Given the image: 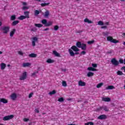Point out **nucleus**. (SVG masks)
<instances>
[{
  "label": "nucleus",
  "instance_id": "nucleus-1",
  "mask_svg": "<svg viewBox=\"0 0 125 125\" xmlns=\"http://www.w3.org/2000/svg\"><path fill=\"white\" fill-rule=\"evenodd\" d=\"M10 30V27L9 26H4L0 28V31L3 33V34H7Z\"/></svg>",
  "mask_w": 125,
  "mask_h": 125
},
{
  "label": "nucleus",
  "instance_id": "nucleus-2",
  "mask_svg": "<svg viewBox=\"0 0 125 125\" xmlns=\"http://www.w3.org/2000/svg\"><path fill=\"white\" fill-rule=\"evenodd\" d=\"M41 23L44 25L45 27H49V26H51L53 22L51 21H49L47 22V20L46 19H43L42 20Z\"/></svg>",
  "mask_w": 125,
  "mask_h": 125
},
{
  "label": "nucleus",
  "instance_id": "nucleus-3",
  "mask_svg": "<svg viewBox=\"0 0 125 125\" xmlns=\"http://www.w3.org/2000/svg\"><path fill=\"white\" fill-rule=\"evenodd\" d=\"M106 40L107 42H113V43H118L119 42V41L114 39L112 36H108L106 38Z\"/></svg>",
  "mask_w": 125,
  "mask_h": 125
},
{
  "label": "nucleus",
  "instance_id": "nucleus-4",
  "mask_svg": "<svg viewBox=\"0 0 125 125\" xmlns=\"http://www.w3.org/2000/svg\"><path fill=\"white\" fill-rule=\"evenodd\" d=\"M27 79V72L24 71L22 74L21 76L20 77V81H24Z\"/></svg>",
  "mask_w": 125,
  "mask_h": 125
},
{
  "label": "nucleus",
  "instance_id": "nucleus-5",
  "mask_svg": "<svg viewBox=\"0 0 125 125\" xmlns=\"http://www.w3.org/2000/svg\"><path fill=\"white\" fill-rule=\"evenodd\" d=\"M14 118V115H7L5 117H4L2 118L3 121H9V120H11L12 119H13Z\"/></svg>",
  "mask_w": 125,
  "mask_h": 125
},
{
  "label": "nucleus",
  "instance_id": "nucleus-6",
  "mask_svg": "<svg viewBox=\"0 0 125 125\" xmlns=\"http://www.w3.org/2000/svg\"><path fill=\"white\" fill-rule=\"evenodd\" d=\"M68 52H69L70 56H72V57L75 56V55H78L80 54V53L79 52L74 53V52L73 51V50H72L71 49H68Z\"/></svg>",
  "mask_w": 125,
  "mask_h": 125
},
{
  "label": "nucleus",
  "instance_id": "nucleus-7",
  "mask_svg": "<svg viewBox=\"0 0 125 125\" xmlns=\"http://www.w3.org/2000/svg\"><path fill=\"white\" fill-rule=\"evenodd\" d=\"M111 62L113 65L114 66H118L119 64H120V62L119 61H117L115 58H113L111 60Z\"/></svg>",
  "mask_w": 125,
  "mask_h": 125
},
{
  "label": "nucleus",
  "instance_id": "nucleus-8",
  "mask_svg": "<svg viewBox=\"0 0 125 125\" xmlns=\"http://www.w3.org/2000/svg\"><path fill=\"white\" fill-rule=\"evenodd\" d=\"M103 109L104 110V111H105V112H108V111H109V109H108V107H107V106H106L100 107L97 108V110H98V111H100V110H102Z\"/></svg>",
  "mask_w": 125,
  "mask_h": 125
},
{
  "label": "nucleus",
  "instance_id": "nucleus-9",
  "mask_svg": "<svg viewBox=\"0 0 125 125\" xmlns=\"http://www.w3.org/2000/svg\"><path fill=\"white\" fill-rule=\"evenodd\" d=\"M10 97L13 101H15L17 98V95L15 93H13L10 95Z\"/></svg>",
  "mask_w": 125,
  "mask_h": 125
},
{
  "label": "nucleus",
  "instance_id": "nucleus-10",
  "mask_svg": "<svg viewBox=\"0 0 125 125\" xmlns=\"http://www.w3.org/2000/svg\"><path fill=\"white\" fill-rule=\"evenodd\" d=\"M86 85V83H85V82L82 80L79 81L78 82V85H79V86H85Z\"/></svg>",
  "mask_w": 125,
  "mask_h": 125
},
{
  "label": "nucleus",
  "instance_id": "nucleus-11",
  "mask_svg": "<svg viewBox=\"0 0 125 125\" xmlns=\"http://www.w3.org/2000/svg\"><path fill=\"white\" fill-rule=\"evenodd\" d=\"M32 46H36V42H38V38L34 37L32 38Z\"/></svg>",
  "mask_w": 125,
  "mask_h": 125
},
{
  "label": "nucleus",
  "instance_id": "nucleus-12",
  "mask_svg": "<svg viewBox=\"0 0 125 125\" xmlns=\"http://www.w3.org/2000/svg\"><path fill=\"white\" fill-rule=\"evenodd\" d=\"M71 49H72L73 51H75V52H77L78 51H80V49L78 48V47H77L75 45H73L71 47Z\"/></svg>",
  "mask_w": 125,
  "mask_h": 125
},
{
  "label": "nucleus",
  "instance_id": "nucleus-13",
  "mask_svg": "<svg viewBox=\"0 0 125 125\" xmlns=\"http://www.w3.org/2000/svg\"><path fill=\"white\" fill-rule=\"evenodd\" d=\"M98 119L99 120H105V119H107V116L104 114L101 115L98 117Z\"/></svg>",
  "mask_w": 125,
  "mask_h": 125
},
{
  "label": "nucleus",
  "instance_id": "nucleus-14",
  "mask_svg": "<svg viewBox=\"0 0 125 125\" xmlns=\"http://www.w3.org/2000/svg\"><path fill=\"white\" fill-rule=\"evenodd\" d=\"M23 14L27 19H29L30 18V16H29V14H30V12L29 11H25L23 12Z\"/></svg>",
  "mask_w": 125,
  "mask_h": 125
},
{
  "label": "nucleus",
  "instance_id": "nucleus-15",
  "mask_svg": "<svg viewBox=\"0 0 125 125\" xmlns=\"http://www.w3.org/2000/svg\"><path fill=\"white\" fill-rule=\"evenodd\" d=\"M16 32V29H13L10 32V37H11V38H12V37L14 36V34H15Z\"/></svg>",
  "mask_w": 125,
  "mask_h": 125
},
{
  "label": "nucleus",
  "instance_id": "nucleus-16",
  "mask_svg": "<svg viewBox=\"0 0 125 125\" xmlns=\"http://www.w3.org/2000/svg\"><path fill=\"white\" fill-rule=\"evenodd\" d=\"M0 102H2V103H4V104H6L8 103V101L4 98L0 99Z\"/></svg>",
  "mask_w": 125,
  "mask_h": 125
},
{
  "label": "nucleus",
  "instance_id": "nucleus-17",
  "mask_svg": "<svg viewBox=\"0 0 125 125\" xmlns=\"http://www.w3.org/2000/svg\"><path fill=\"white\" fill-rule=\"evenodd\" d=\"M102 100L104 102H110L111 99L110 98H103Z\"/></svg>",
  "mask_w": 125,
  "mask_h": 125
},
{
  "label": "nucleus",
  "instance_id": "nucleus-18",
  "mask_svg": "<svg viewBox=\"0 0 125 125\" xmlns=\"http://www.w3.org/2000/svg\"><path fill=\"white\" fill-rule=\"evenodd\" d=\"M82 49V50H85L86 49V44L85 43H82L81 44V47H80Z\"/></svg>",
  "mask_w": 125,
  "mask_h": 125
},
{
  "label": "nucleus",
  "instance_id": "nucleus-19",
  "mask_svg": "<svg viewBox=\"0 0 125 125\" xmlns=\"http://www.w3.org/2000/svg\"><path fill=\"white\" fill-rule=\"evenodd\" d=\"M29 57H30V58H36V57H37V54H35V53H31L30 54L28 55Z\"/></svg>",
  "mask_w": 125,
  "mask_h": 125
},
{
  "label": "nucleus",
  "instance_id": "nucleus-20",
  "mask_svg": "<svg viewBox=\"0 0 125 125\" xmlns=\"http://www.w3.org/2000/svg\"><path fill=\"white\" fill-rule=\"evenodd\" d=\"M53 53L54 54V55H55V56H57V57H61L60 54H59L58 52L55 50L53 51Z\"/></svg>",
  "mask_w": 125,
  "mask_h": 125
},
{
  "label": "nucleus",
  "instance_id": "nucleus-21",
  "mask_svg": "<svg viewBox=\"0 0 125 125\" xmlns=\"http://www.w3.org/2000/svg\"><path fill=\"white\" fill-rule=\"evenodd\" d=\"M1 70H4L6 67V64L4 63H1L0 64Z\"/></svg>",
  "mask_w": 125,
  "mask_h": 125
},
{
  "label": "nucleus",
  "instance_id": "nucleus-22",
  "mask_svg": "<svg viewBox=\"0 0 125 125\" xmlns=\"http://www.w3.org/2000/svg\"><path fill=\"white\" fill-rule=\"evenodd\" d=\"M48 16H49V11L46 10V11L45 12L44 14V17H45V18H46Z\"/></svg>",
  "mask_w": 125,
  "mask_h": 125
},
{
  "label": "nucleus",
  "instance_id": "nucleus-23",
  "mask_svg": "<svg viewBox=\"0 0 125 125\" xmlns=\"http://www.w3.org/2000/svg\"><path fill=\"white\" fill-rule=\"evenodd\" d=\"M22 66L24 67H29V66H31V63L29 62H25V63H23L22 64Z\"/></svg>",
  "mask_w": 125,
  "mask_h": 125
},
{
  "label": "nucleus",
  "instance_id": "nucleus-24",
  "mask_svg": "<svg viewBox=\"0 0 125 125\" xmlns=\"http://www.w3.org/2000/svg\"><path fill=\"white\" fill-rule=\"evenodd\" d=\"M93 76H94V73L92 72H89L87 74V76L88 77V78L93 77Z\"/></svg>",
  "mask_w": 125,
  "mask_h": 125
},
{
  "label": "nucleus",
  "instance_id": "nucleus-25",
  "mask_svg": "<svg viewBox=\"0 0 125 125\" xmlns=\"http://www.w3.org/2000/svg\"><path fill=\"white\" fill-rule=\"evenodd\" d=\"M84 22L85 23H88V24H91L92 23V21H89L88 19L86 18L84 20Z\"/></svg>",
  "mask_w": 125,
  "mask_h": 125
},
{
  "label": "nucleus",
  "instance_id": "nucleus-26",
  "mask_svg": "<svg viewBox=\"0 0 125 125\" xmlns=\"http://www.w3.org/2000/svg\"><path fill=\"white\" fill-rule=\"evenodd\" d=\"M49 4H50V2L42 3H41V6H42V7H44V6H47V5H49Z\"/></svg>",
  "mask_w": 125,
  "mask_h": 125
},
{
  "label": "nucleus",
  "instance_id": "nucleus-27",
  "mask_svg": "<svg viewBox=\"0 0 125 125\" xmlns=\"http://www.w3.org/2000/svg\"><path fill=\"white\" fill-rule=\"evenodd\" d=\"M87 70H88V71H92L93 72L96 71V69L92 67H88Z\"/></svg>",
  "mask_w": 125,
  "mask_h": 125
},
{
  "label": "nucleus",
  "instance_id": "nucleus-28",
  "mask_svg": "<svg viewBox=\"0 0 125 125\" xmlns=\"http://www.w3.org/2000/svg\"><path fill=\"white\" fill-rule=\"evenodd\" d=\"M82 42H78L76 43V46H77V47H79V48H81V47H82Z\"/></svg>",
  "mask_w": 125,
  "mask_h": 125
},
{
  "label": "nucleus",
  "instance_id": "nucleus-29",
  "mask_svg": "<svg viewBox=\"0 0 125 125\" xmlns=\"http://www.w3.org/2000/svg\"><path fill=\"white\" fill-rule=\"evenodd\" d=\"M106 89H115V86L113 85H109L106 88Z\"/></svg>",
  "mask_w": 125,
  "mask_h": 125
},
{
  "label": "nucleus",
  "instance_id": "nucleus-30",
  "mask_svg": "<svg viewBox=\"0 0 125 125\" xmlns=\"http://www.w3.org/2000/svg\"><path fill=\"white\" fill-rule=\"evenodd\" d=\"M34 25L35 27H37L38 28H42V24L41 23H35Z\"/></svg>",
  "mask_w": 125,
  "mask_h": 125
},
{
  "label": "nucleus",
  "instance_id": "nucleus-31",
  "mask_svg": "<svg viewBox=\"0 0 125 125\" xmlns=\"http://www.w3.org/2000/svg\"><path fill=\"white\" fill-rule=\"evenodd\" d=\"M26 18L25 16L21 15L18 18V19H19V20H24V19H26Z\"/></svg>",
  "mask_w": 125,
  "mask_h": 125
},
{
  "label": "nucleus",
  "instance_id": "nucleus-32",
  "mask_svg": "<svg viewBox=\"0 0 125 125\" xmlns=\"http://www.w3.org/2000/svg\"><path fill=\"white\" fill-rule=\"evenodd\" d=\"M47 63H48L49 64H50L51 63H54V61L53 60H51L50 59H48L47 61H46Z\"/></svg>",
  "mask_w": 125,
  "mask_h": 125
},
{
  "label": "nucleus",
  "instance_id": "nucleus-33",
  "mask_svg": "<svg viewBox=\"0 0 125 125\" xmlns=\"http://www.w3.org/2000/svg\"><path fill=\"white\" fill-rule=\"evenodd\" d=\"M18 23H19V21H15L12 22V26H16Z\"/></svg>",
  "mask_w": 125,
  "mask_h": 125
},
{
  "label": "nucleus",
  "instance_id": "nucleus-34",
  "mask_svg": "<svg viewBox=\"0 0 125 125\" xmlns=\"http://www.w3.org/2000/svg\"><path fill=\"white\" fill-rule=\"evenodd\" d=\"M102 85H103V83H98L97 85V88H100V87H101L102 86Z\"/></svg>",
  "mask_w": 125,
  "mask_h": 125
},
{
  "label": "nucleus",
  "instance_id": "nucleus-35",
  "mask_svg": "<svg viewBox=\"0 0 125 125\" xmlns=\"http://www.w3.org/2000/svg\"><path fill=\"white\" fill-rule=\"evenodd\" d=\"M55 93H56V91H55V90H53V91L50 92L49 94L50 95H53V94H55Z\"/></svg>",
  "mask_w": 125,
  "mask_h": 125
},
{
  "label": "nucleus",
  "instance_id": "nucleus-36",
  "mask_svg": "<svg viewBox=\"0 0 125 125\" xmlns=\"http://www.w3.org/2000/svg\"><path fill=\"white\" fill-rule=\"evenodd\" d=\"M15 19H16V16H15V15L11 16V20H12V21L15 20Z\"/></svg>",
  "mask_w": 125,
  "mask_h": 125
},
{
  "label": "nucleus",
  "instance_id": "nucleus-37",
  "mask_svg": "<svg viewBox=\"0 0 125 125\" xmlns=\"http://www.w3.org/2000/svg\"><path fill=\"white\" fill-rule=\"evenodd\" d=\"M34 14L35 16H37V15H39V14H40V11L38 10H35L34 12Z\"/></svg>",
  "mask_w": 125,
  "mask_h": 125
},
{
  "label": "nucleus",
  "instance_id": "nucleus-38",
  "mask_svg": "<svg viewBox=\"0 0 125 125\" xmlns=\"http://www.w3.org/2000/svg\"><path fill=\"white\" fill-rule=\"evenodd\" d=\"M37 30L38 29H37V27H33L31 29V31L36 32H37Z\"/></svg>",
  "mask_w": 125,
  "mask_h": 125
},
{
  "label": "nucleus",
  "instance_id": "nucleus-39",
  "mask_svg": "<svg viewBox=\"0 0 125 125\" xmlns=\"http://www.w3.org/2000/svg\"><path fill=\"white\" fill-rule=\"evenodd\" d=\"M39 73V71H35L34 73H32L31 74V77H34L35 76H36V75H37V74Z\"/></svg>",
  "mask_w": 125,
  "mask_h": 125
},
{
  "label": "nucleus",
  "instance_id": "nucleus-40",
  "mask_svg": "<svg viewBox=\"0 0 125 125\" xmlns=\"http://www.w3.org/2000/svg\"><path fill=\"white\" fill-rule=\"evenodd\" d=\"M94 40L90 41L87 42V43L88 44H92V43H94Z\"/></svg>",
  "mask_w": 125,
  "mask_h": 125
},
{
  "label": "nucleus",
  "instance_id": "nucleus-41",
  "mask_svg": "<svg viewBox=\"0 0 125 125\" xmlns=\"http://www.w3.org/2000/svg\"><path fill=\"white\" fill-rule=\"evenodd\" d=\"M98 24L101 26H103V25H104V22L102 21H98Z\"/></svg>",
  "mask_w": 125,
  "mask_h": 125
},
{
  "label": "nucleus",
  "instance_id": "nucleus-42",
  "mask_svg": "<svg viewBox=\"0 0 125 125\" xmlns=\"http://www.w3.org/2000/svg\"><path fill=\"white\" fill-rule=\"evenodd\" d=\"M62 86H67V83H66V81L62 82Z\"/></svg>",
  "mask_w": 125,
  "mask_h": 125
},
{
  "label": "nucleus",
  "instance_id": "nucleus-43",
  "mask_svg": "<svg viewBox=\"0 0 125 125\" xmlns=\"http://www.w3.org/2000/svg\"><path fill=\"white\" fill-rule=\"evenodd\" d=\"M117 75H118V76H122V75H123V72L121 71H117Z\"/></svg>",
  "mask_w": 125,
  "mask_h": 125
},
{
  "label": "nucleus",
  "instance_id": "nucleus-44",
  "mask_svg": "<svg viewBox=\"0 0 125 125\" xmlns=\"http://www.w3.org/2000/svg\"><path fill=\"white\" fill-rule=\"evenodd\" d=\"M58 101H59V102H63V101H64V98H60L58 100Z\"/></svg>",
  "mask_w": 125,
  "mask_h": 125
},
{
  "label": "nucleus",
  "instance_id": "nucleus-45",
  "mask_svg": "<svg viewBox=\"0 0 125 125\" xmlns=\"http://www.w3.org/2000/svg\"><path fill=\"white\" fill-rule=\"evenodd\" d=\"M54 29L55 31H58V30L59 29V26H58V25H55Z\"/></svg>",
  "mask_w": 125,
  "mask_h": 125
},
{
  "label": "nucleus",
  "instance_id": "nucleus-46",
  "mask_svg": "<svg viewBox=\"0 0 125 125\" xmlns=\"http://www.w3.org/2000/svg\"><path fill=\"white\" fill-rule=\"evenodd\" d=\"M29 7L28 6H23L22 8V10H26V9H29Z\"/></svg>",
  "mask_w": 125,
  "mask_h": 125
},
{
  "label": "nucleus",
  "instance_id": "nucleus-47",
  "mask_svg": "<svg viewBox=\"0 0 125 125\" xmlns=\"http://www.w3.org/2000/svg\"><path fill=\"white\" fill-rule=\"evenodd\" d=\"M92 67H93V68H97V64L92 63Z\"/></svg>",
  "mask_w": 125,
  "mask_h": 125
},
{
  "label": "nucleus",
  "instance_id": "nucleus-48",
  "mask_svg": "<svg viewBox=\"0 0 125 125\" xmlns=\"http://www.w3.org/2000/svg\"><path fill=\"white\" fill-rule=\"evenodd\" d=\"M82 32H83V30H77L76 33V34H82Z\"/></svg>",
  "mask_w": 125,
  "mask_h": 125
},
{
  "label": "nucleus",
  "instance_id": "nucleus-49",
  "mask_svg": "<svg viewBox=\"0 0 125 125\" xmlns=\"http://www.w3.org/2000/svg\"><path fill=\"white\" fill-rule=\"evenodd\" d=\"M33 95H34L33 92L30 93L28 96L29 98H31L33 96Z\"/></svg>",
  "mask_w": 125,
  "mask_h": 125
},
{
  "label": "nucleus",
  "instance_id": "nucleus-50",
  "mask_svg": "<svg viewBox=\"0 0 125 125\" xmlns=\"http://www.w3.org/2000/svg\"><path fill=\"white\" fill-rule=\"evenodd\" d=\"M119 62L120 63V64H124V60L120 59L119 60Z\"/></svg>",
  "mask_w": 125,
  "mask_h": 125
},
{
  "label": "nucleus",
  "instance_id": "nucleus-51",
  "mask_svg": "<svg viewBox=\"0 0 125 125\" xmlns=\"http://www.w3.org/2000/svg\"><path fill=\"white\" fill-rule=\"evenodd\" d=\"M108 34H109V33H108V32L103 33V35H104V36H108Z\"/></svg>",
  "mask_w": 125,
  "mask_h": 125
},
{
  "label": "nucleus",
  "instance_id": "nucleus-52",
  "mask_svg": "<svg viewBox=\"0 0 125 125\" xmlns=\"http://www.w3.org/2000/svg\"><path fill=\"white\" fill-rule=\"evenodd\" d=\"M35 113H37L39 114L40 113V110H39V108H36L35 110Z\"/></svg>",
  "mask_w": 125,
  "mask_h": 125
},
{
  "label": "nucleus",
  "instance_id": "nucleus-53",
  "mask_svg": "<svg viewBox=\"0 0 125 125\" xmlns=\"http://www.w3.org/2000/svg\"><path fill=\"white\" fill-rule=\"evenodd\" d=\"M29 118H24L23 119V121L24 122H29Z\"/></svg>",
  "mask_w": 125,
  "mask_h": 125
},
{
  "label": "nucleus",
  "instance_id": "nucleus-54",
  "mask_svg": "<svg viewBox=\"0 0 125 125\" xmlns=\"http://www.w3.org/2000/svg\"><path fill=\"white\" fill-rule=\"evenodd\" d=\"M18 54H19L20 55H21V56H23V52H22L19 51L18 52Z\"/></svg>",
  "mask_w": 125,
  "mask_h": 125
},
{
  "label": "nucleus",
  "instance_id": "nucleus-55",
  "mask_svg": "<svg viewBox=\"0 0 125 125\" xmlns=\"http://www.w3.org/2000/svg\"><path fill=\"white\" fill-rule=\"evenodd\" d=\"M86 53V52H85V51H83L81 52V54H83V55H85Z\"/></svg>",
  "mask_w": 125,
  "mask_h": 125
},
{
  "label": "nucleus",
  "instance_id": "nucleus-56",
  "mask_svg": "<svg viewBox=\"0 0 125 125\" xmlns=\"http://www.w3.org/2000/svg\"><path fill=\"white\" fill-rule=\"evenodd\" d=\"M102 29H107V26H103L101 27Z\"/></svg>",
  "mask_w": 125,
  "mask_h": 125
},
{
  "label": "nucleus",
  "instance_id": "nucleus-57",
  "mask_svg": "<svg viewBox=\"0 0 125 125\" xmlns=\"http://www.w3.org/2000/svg\"><path fill=\"white\" fill-rule=\"evenodd\" d=\"M89 125H94V123H93V122H89Z\"/></svg>",
  "mask_w": 125,
  "mask_h": 125
},
{
  "label": "nucleus",
  "instance_id": "nucleus-58",
  "mask_svg": "<svg viewBox=\"0 0 125 125\" xmlns=\"http://www.w3.org/2000/svg\"><path fill=\"white\" fill-rule=\"evenodd\" d=\"M122 70H124V72L125 73V66H123L122 67Z\"/></svg>",
  "mask_w": 125,
  "mask_h": 125
},
{
  "label": "nucleus",
  "instance_id": "nucleus-59",
  "mask_svg": "<svg viewBox=\"0 0 125 125\" xmlns=\"http://www.w3.org/2000/svg\"><path fill=\"white\" fill-rule=\"evenodd\" d=\"M22 4H23V5H27V3H26V2H23L22 3Z\"/></svg>",
  "mask_w": 125,
  "mask_h": 125
},
{
  "label": "nucleus",
  "instance_id": "nucleus-60",
  "mask_svg": "<svg viewBox=\"0 0 125 125\" xmlns=\"http://www.w3.org/2000/svg\"><path fill=\"white\" fill-rule=\"evenodd\" d=\"M48 30H49V28H45L43 30V31H48Z\"/></svg>",
  "mask_w": 125,
  "mask_h": 125
},
{
  "label": "nucleus",
  "instance_id": "nucleus-61",
  "mask_svg": "<svg viewBox=\"0 0 125 125\" xmlns=\"http://www.w3.org/2000/svg\"><path fill=\"white\" fill-rule=\"evenodd\" d=\"M107 53H108L109 54H111V53H112V51H109L107 52Z\"/></svg>",
  "mask_w": 125,
  "mask_h": 125
},
{
  "label": "nucleus",
  "instance_id": "nucleus-62",
  "mask_svg": "<svg viewBox=\"0 0 125 125\" xmlns=\"http://www.w3.org/2000/svg\"><path fill=\"white\" fill-rule=\"evenodd\" d=\"M105 25H109V22H106L105 23Z\"/></svg>",
  "mask_w": 125,
  "mask_h": 125
},
{
  "label": "nucleus",
  "instance_id": "nucleus-63",
  "mask_svg": "<svg viewBox=\"0 0 125 125\" xmlns=\"http://www.w3.org/2000/svg\"><path fill=\"white\" fill-rule=\"evenodd\" d=\"M85 125H89V122L85 123Z\"/></svg>",
  "mask_w": 125,
  "mask_h": 125
},
{
  "label": "nucleus",
  "instance_id": "nucleus-64",
  "mask_svg": "<svg viewBox=\"0 0 125 125\" xmlns=\"http://www.w3.org/2000/svg\"><path fill=\"white\" fill-rule=\"evenodd\" d=\"M122 36H123L124 37H125V33H123Z\"/></svg>",
  "mask_w": 125,
  "mask_h": 125
}]
</instances>
